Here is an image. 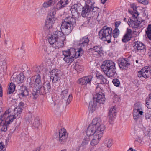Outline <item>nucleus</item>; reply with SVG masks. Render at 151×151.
<instances>
[{
	"instance_id": "nucleus-54",
	"label": "nucleus",
	"mask_w": 151,
	"mask_h": 151,
	"mask_svg": "<svg viewBox=\"0 0 151 151\" xmlns=\"http://www.w3.org/2000/svg\"><path fill=\"white\" fill-rule=\"evenodd\" d=\"M40 147H38L36 148L33 151H40Z\"/></svg>"
},
{
	"instance_id": "nucleus-56",
	"label": "nucleus",
	"mask_w": 151,
	"mask_h": 151,
	"mask_svg": "<svg viewBox=\"0 0 151 151\" xmlns=\"http://www.w3.org/2000/svg\"><path fill=\"white\" fill-rule=\"evenodd\" d=\"M127 151H136L135 150H133L132 148H129Z\"/></svg>"
},
{
	"instance_id": "nucleus-5",
	"label": "nucleus",
	"mask_w": 151,
	"mask_h": 151,
	"mask_svg": "<svg viewBox=\"0 0 151 151\" xmlns=\"http://www.w3.org/2000/svg\"><path fill=\"white\" fill-rule=\"evenodd\" d=\"M101 68L106 75L108 77H112L116 72V68L114 63L111 60H106L103 62Z\"/></svg>"
},
{
	"instance_id": "nucleus-47",
	"label": "nucleus",
	"mask_w": 151,
	"mask_h": 151,
	"mask_svg": "<svg viewBox=\"0 0 151 151\" xmlns=\"http://www.w3.org/2000/svg\"><path fill=\"white\" fill-rule=\"evenodd\" d=\"M30 3V0H25L24 2V4L25 6H28L29 5Z\"/></svg>"
},
{
	"instance_id": "nucleus-46",
	"label": "nucleus",
	"mask_w": 151,
	"mask_h": 151,
	"mask_svg": "<svg viewBox=\"0 0 151 151\" xmlns=\"http://www.w3.org/2000/svg\"><path fill=\"white\" fill-rule=\"evenodd\" d=\"M139 3H142L144 5H147L148 4V2L146 0H137Z\"/></svg>"
},
{
	"instance_id": "nucleus-61",
	"label": "nucleus",
	"mask_w": 151,
	"mask_h": 151,
	"mask_svg": "<svg viewBox=\"0 0 151 151\" xmlns=\"http://www.w3.org/2000/svg\"><path fill=\"white\" fill-rule=\"evenodd\" d=\"M100 89V88H99L98 87V85H97V87L96 88V90H97V89Z\"/></svg>"
},
{
	"instance_id": "nucleus-14",
	"label": "nucleus",
	"mask_w": 151,
	"mask_h": 151,
	"mask_svg": "<svg viewBox=\"0 0 151 151\" xmlns=\"http://www.w3.org/2000/svg\"><path fill=\"white\" fill-rule=\"evenodd\" d=\"M93 77L91 76H85L78 80V83L81 85H86L91 81Z\"/></svg>"
},
{
	"instance_id": "nucleus-9",
	"label": "nucleus",
	"mask_w": 151,
	"mask_h": 151,
	"mask_svg": "<svg viewBox=\"0 0 151 151\" xmlns=\"http://www.w3.org/2000/svg\"><path fill=\"white\" fill-rule=\"evenodd\" d=\"M142 106L139 102L135 103L134 106L133 115L134 119L137 120L143 115L144 112Z\"/></svg>"
},
{
	"instance_id": "nucleus-53",
	"label": "nucleus",
	"mask_w": 151,
	"mask_h": 151,
	"mask_svg": "<svg viewBox=\"0 0 151 151\" xmlns=\"http://www.w3.org/2000/svg\"><path fill=\"white\" fill-rule=\"evenodd\" d=\"M2 96V90L1 86L0 84V96Z\"/></svg>"
},
{
	"instance_id": "nucleus-15",
	"label": "nucleus",
	"mask_w": 151,
	"mask_h": 151,
	"mask_svg": "<svg viewBox=\"0 0 151 151\" xmlns=\"http://www.w3.org/2000/svg\"><path fill=\"white\" fill-rule=\"evenodd\" d=\"M130 6L131 8H132L134 11L129 10L128 12L132 15V17L133 19H135L137 18V16L139 15L138 12L136 11L137 6L135 3H133L130 4Z\"/></svg>"
},
{
	"instance_id": "nucleus-2",
	"label": "nucleus",
	"mask_w": 151,
	"mask_h": 151,
	"mask_svg": "<svg viewBox=\"0 0 151 151\" xmlns=\"http://www.w3.org/2000/svg\"><path fill=\"white\" fill-rule=\"evenodd\" d=\"M105 129V126L102 123L100 118L93 119L86 131L87 135L102 137Z\"/></svg>"
},
{
	"instance_id": "nucleus-25",
	"label": "nucleus",
	"mask_w": 151,
	"mask_h": 151,
	"mask_svg": "<svg viewBox=\"0 0 151 151\" xmlns=\"http://www.w3.org/2000/svg\"><path fill=\"white\" fill-rule=\"evenodd\" d=\"M96 101L99 104H103L105 101V97L104 96L98 93L96 94Z\"/></svg>"
},
{
	"instance_id": "nucleus-11",
	"label": "nucleus",
	"mask_w": 151,
	"mask_h": 151,
	"mask_svg": "<svg viewBox=\"0 0 151 151\" xmlns=\"http://www.w3.org/2000/svg\"><path fill=\"white\" fill-rule=\"evenodd\" d=\"M137 75L140 78H148L151 75V67L150 66L145 67L138 72Z\"/></svg>"
},
{
	"instance_id": "nucleus-35",
	"label": "nucleus",
	"mask_w": 151,
	"mask_h": 151,
	"mask_svg": "<svg viewBox=\"0 0 151 151\" xmlns=\"http://www.w3.org/2000/svg\"><path fill=\"white\" fill-rule=\"evenodd\" d=\"M44 90L46 92H48L51 88V86L50 83L47 82H45L43 86Z\"/></svg>"
},
{
	"instance_id": "nucleus-19",
	"label": "nucleus",
	"mask_w": 151,
	"mask_h": 151,
	"mask_svg": "<svg viewBox=\"0 0 151 151\" xmlns=\"http://www.w3.org/2000/svg\"><path fill=\"white\" fill-rule=\"evenodd\" d=\"M68 3V0H60L56 4V9L57 10H60L63 8Z\"/></svg>"
},
{
	"instance_id": "nucleus-24",
	"label": "nucleus",
	"mask_w": 151,
	"mask_h": 151,
	"mask_svg": "<svg viewBox=\"0 0 151 151\" xmlns=\"http://www.w3.org/2000/svg\"><path fill=\"white\" fill-rule=\"evenodd\" d=\"M113 139L109 137L106 138L104 141V143L108 148H110L113 145Z\"/></svg>"
},
{
	"instance_id": "nucleus-32",
	"label": "nucleus",
	"mask_w": 151,
	"mask_h": 151,
	"mask_svg": "<svg viewBox=\"0 0 151 151\" xmlns=\"http://www.w3.org/2000/svg\"><path fill=\"white\" fill-rule=\"evenodd\" d=\"M96 104L94 101H91L89 104L88 109L93 112L95 110Z\"/></svg>"
},
{
	"instance_id": "nucleus-4",
	"label": "nucleus",
	"mask_w": 151,
	"mask_h": 151,
	"mask_svg": "<svg viewBox=\"0 0 151 151\" xmlns=\"http://www.w3.org/2000/svg\"><path fill=\"white\" fill-rule=\"evenodd\" d=\"M64 61L67 63H71L74 60V58H78L83 53L82 49L79 48L76 52L75 49L71 48L68 50L62 51Z\"/></svg>"
},
{
	"instance_id": "nucleus-43",
	"label": "nucleus",
	"mask_w": 151,
	"mask_h": 151,
	"mask_svg": "<svg viewBox=\"0 0 151 151\" xmlns=\"http://www.w3.org/2000/svg\"><path fill=\"white\" fill-rule=\"evenodd\" d=\"M149 98L148 101L146 103V104L147 107L150 109H151V93L149 95Z\"/></svg>"
},
{
	"instance_id": "nucleus-41",
	"label": "nucleus",
	"mask_w": 151,
	"mask_h": 151,
	"mask_svg": "<svg viewBox=\"0 0 151 151\" xmlns=\"http://www.w3.org/2000/svg\"><path fill=\"white\" fill-rule=\"evenodd\" d=\"M128 65L129 64L127 62L125 59H123L121 60V62L119 64V66L123 67L128 66Z\"/></svg>"
},
{
	"instance_id": "nucleus-13",
	"label": "nucleus",
	"mask_w": 151,
	"mask_h": 151,
	"mask_svg": "<svg viewBox=\"0 0 151 151\" xmlns=\"http://www.w3.org/2000/svg\"><path fill=\"white\" fill-rule=\"evenodd\" d=\"M59 142L61 143L65 142L68 137L67 134L65 129L64 128L60 129L59 132Z\"/></svg>"
},
{
	"instance_id": "nucleus-27",
	"label": "nucleus",
	"mask_w": 151,
	"mask_h": 151,
	"mask_svg": "<svg viewBox=\"0 0 151 151\" xmlns=\"http://www.w3.org/2000/svg\"><path fill=\"white\" fill-rule=\"evenodd\" d=\"M96 76L97 79L100 81L101 83L104 84L107 83V80L99 73L98 72L96 73Z\"/></svg>"
},
{
	"instance_id": "nucleus-22",
	"label": "nucleus",
	"mask_w": 151,
	"mask_h": 151,
	"mask_svg": "<svg viewBox=\"0 0 151 151\" xmlns=\"http://www.w3.org/2000/svg\"><path fill=\"white\" fill-rule=\"evenodd\" d=\"M93 139L90 141V145L91 146L94 147L99 143L101 137L95 136H93Z\"/></svg>"
},
{
	"instance_id": "nucleus-34",
	"label": "nucleus",
	"mask_w": 151,
	"mask_h": 151,
	"mask_svg": "<svg viewBox=\"0 0 151 151\" xmlns=\"http://www.w3.org/2000/svg\"><path fill=\"white\" fill-rule=\"evenodd\" d=\"M15 87L14 84L12 83H10L8 88V93L9 94L13 93L15 91Z\"/></svg>"
},
{
	"instance_id": "nucleus-28",
	"label": "nucleus",
	"mask_w": 151,
	"mask_h": 151,
	"mask_svg": "<svg viewBox=\"0 0 151 151\" xmlns=\"http://www.w3.org/2000/svg\"><path fill=\"white\" fill-rule=\"evenodd\" d=\"M89 42V40L88 37H85L80 40L79 44L81 47L87 45Z\"/></svg>"
},
{
	"instance_id": "nucleus-20",
	"label": "nucleus",
	"mask_w": 151,
	"mask_h": 151,
	"mask_svg": "<svg viewBox=\"0 0 151 151\" xmlns=\"http://www.w3.org/2000/svg\"><path fill=\"white\" fill-rule=\"evenodd\" d=\"M56 20V18H52L47 17L45 22V26L47 28H51L54 24Z\"/></svg>"
},
{
	"instance_id": "nucleus-64",
	"label": "nucleus",
	"mask_w": 151,
	"mask_h": 151,
	"mask_svg": "<svg viewBox=\"0 0 151 151\" xmlns=\"http://www.w3.org/2000/svg\"><path fill=\"white\" fill-rule=\"evenodd\" d=\"M36 70H39V68H36Z\"/></svg>"
},
{
	"instance_id": "nucleus-36",
	"label": "nucleus",
	"mask_w": 151,
	"mask_h": 151,
	"mask_svg": "<svg viewBox=\"0 0 151 151\" xmlns=\"http://www.w3.org/2000/svg\"><path fill=\"white\" fill-rule=\"evenodd\" d=\"M43 49L45 52L48 54H50L51 52L53 51L52 50L51 47L46 45L43 46Z\"/></svg>"
},
{
	"instance_id": "nucleus-26",
	"label": "nucleus",
	"mask_w": 151,
	"mask_h": 151,
	"mask_svg": "<svg viewBox=\"0 0 151 151\" xmlns=\"http://www.w3.org/2000/svg\"><path fill=\"white\" fill-rule=\"evenodd\" d=\"M78 6L77 4H75L71 6L70 11L72 14V17L75 18V15L78 14Z\"/></svg>"
},
{
	"instance_id": "nucleus-63",
	"label": "nucleus",
	"mask_w": 151,
	"mask_h": 151,
	"mask_svg": "<svg viewBox=\"0 0 151 151\" xmlns=\"http://www.w3.org/2000/svg\"><path fill=\"white\" fill-rule=\"evenodd\" d=\"M4 64H5V63H6V61L4 60Z\"/></svg>"
},
{
	"instance_id": "nucleus-62",
	"label": "nucleus",
	"mask_w": 151,
	"mask_h": 151,
	"mask_svg": "<svg viewBox=\"0 0 151 151\" xmlns=\"http://www.w3.org/2000/svg\"><path fill=\"white\" fill-rule=\"evenodd\" d=\"M60 151H67V150L66 149H64Z\"/></svg>"
},
{
	"instance_id": "nucleus-10",
	"label": "nucleus",
	"mask_w": 151,
	"mask_h": 151,
	"mask_svg": "<svg viewBox=\"0 0 151 151\" xmlns=\"http://www.w3.org/2000/svg\"><path fill=\"white\" fill-rule=\"evenodd\" d=\"M87 5L82 8L81 15L83 17H86L91 13V9H90V6L92 4H94L95 2L93 0H88L86 2Z\"/></svg>"
},
{
	"instance_id": "nucleus-50",
	"label": "nucleus",
	"mask_w": 151,
	"mask_h": 151,
	"mask_svg": "<svg viewBox=\"0 0 151 151\" xmlns=\"http://www.w3.org/2000/svg\"><path fill=\"white\" fill-rule=\"evenodd\" d=\"M4 147V146L2 143H0V151H4L3 150V148Z\"/></svg>"
},
{
	"instance_id": "nucleus-8",
	"label": "nucleus",
	"mask_w": 151,
	"mask_h": 151,
	"mask_svg": "<svg viewBox=\"0 0 151 151\" xmlns=\"http://www.w3.org/2000/svg\"><path fill=\"white\" fill-rule=\"evenodd\" d=\"M35 78V86L33 89L32 95L34 98H36L40 93V90L42 87L41 77L39 73L34 76Z\"/></svg>"
},
{
	"instance_id": "nucleus-6",
	"label": "nucleus",
	"mask_w": 151,
	"mask_h": 151,
	"mask_svg": "<svg viewBox=\"0 0 151 151\" xmlns=\"http://www.w3.org/2000/svg\"><path fill=\"white\" fill-rule=\"evenodd\" d=\"M76 19L73 17H66L62 22L61 27L65 35H68L71 32L76 23Z\"/></svg>"
},
{
	"instance_id": "nucleus-7",
	"label": "nucleus",
	"mask_w": 151,
	"mask_h": 151,
	"mask_svg": "<svg viewBox=\"0 0 151 151\" xmlns=\"http://www.w3.org/2000/svg\"><path fill=\"white\" fill-rule=\"evenodd\" d=\"M112 32L111 28L104 26L99 32V38L104 41H107L108 43H109L111 42Z\"/></svg>"
},
{
	"instance_id": "nucleus-52",
	"label": "nucleus",
	"mask_w": 151,
	"mask_h": 151,
	"mask_svg": "<svg viewBox=\"0 0 151 151\" xmlns=\"http://www.w3.org/2000/svg\"><path fill=\"white\" fill-rule=\"evenodd\" d=\"M145 117L147 119H149L151 117V115L150 114H146Z\"/></svg>"
},
{
	"instance_id": "nucleus-38",
	"label": "nucleus",
	"mask_w": 151,
	"mask_h": 151,
	"mask_svg": "<svg viewBox=\"0 0 151 151\" xmlns=\"http://www.w3.org/2000/svg\"><path fill=\"white\" fill-rule=\"evenodd\" d=\"M146 32L149 38L151 39V24L148 25L147 30Z\"/></svg>"
},
{
	"instance_id": "nucleus-3",
	"label": "nucleus",
	"mask_w": 151,
	"mask_h": 151,
	"mask_svg": "<svg viewBox=\"0 0 151 151\" xmlns=\"http://www.w3.org/2000/svg\"><path fill=\"white\" fill-rule=\"evenodd\" d=\"M65 40V35L60 31L56 30L49 38V42L53 47L59 49L64 46Z\"/></svg>"
},
{
	"instance_id": "nucleus-33",
	"label": "nucleus",
	"mask_w": 151,
	"mask_h": 151,
	"mask_svg": "<svg viewBox=\"0 0 151 151\" xmlns=\"http://www.w3.org/2000/svg\"><path fill=\"white\" fill-rule=\"evenodd\" d=\"M135 46L138 50H143L145 48L144 44L138 41L136 42Z\"/></svg>"
},
{
	"instance_id": "nucleus-59",
	"label": "nucleus",
	"mask_w": 151,
	"mask_h": 151,
	"mask_svg": "<svg viewBox=\"0 0 151 151\" xmlns=\"http://www.w3.org/2000/svg\"><path fill=\"white\" fill-rule=\"evenodd\" d=\"M149 56L151 58V49L150 50L149 52Z\"/></svg>"
},
{
	"instance_id": "nucleus-42",
	"label": "nucleus",
	"mask_w": 151,
	"mask_h": 151,
	"mask_svg": "<svg viewBox=\"0 0 151 151\" xmlns=\"http://www.w3.org/2000/svg\"><path fill=\"white\" fill-rule=\"evenodd\" d=\"M112 82L115 86L116 87H118L119 86L120 84V82L118 79L116 78L114 79L112 81Z\"/></svg>"
},
{
	"instance_id": "nucleus-12",
	"label": "nucleus",
	"mask_w": 151,
	"mask_h": 151,
	"mask_svg": "<svg viewBox=\"0 0 151 151\" xmlns=\"http://www.w3.org/2000/svg\"><path fill=\"white\" fill-rule=\"evenodd\" d=\"M50 75L53 82L55 83L60 80L61 72L58 69H54L50 72Z\"/></svg>"
},
{
	"instance_id": "nucleus-1",
	"label": "nucleus",
	"mask_w": 151,
	"mask_h": 151,
	"mask_svg": "<svg viewBox=\"0 0 151 151\" xmlns=\"http://www.w3.org/2000/svg\"><path fill=\"white\" fill-rule=\"evenodd\" d=\"M22 110L20 107H16L14 110V113L10 109L4 112L0 111V130L6 131L7 126L12 123L17 117H19V115L21 113Z\"/></svg>"
},
{
	"instance_id": "nucleus-48",
	"label": "nucleus",
	"mask_w": 151,
	"mask_h": 151,
	"mask_svg": "<svg viewBox=\"0 0 151 151\" xmlns=\"http://www.w3.org/2000/svg\"><path fill=\"white\" fill-rule=\"evenodd\" d=\"M72 99V96L70 94L69 95L68 98L67 100V103H68V104L70 102Z\"/></svg>"
},
{
	"instance_id": "nucleus-60",
	"label": "nucleus",
	"mask_w": 151,
	"mask_h": 151,
	"mask_svg": "<svg viewBox=\"0 0 151 151\" xmlns=\"http://www.w3.org/2000/svg\"><path fill=\"white\" fill-rule=\"evenodd\" d=\"M1 29L0 28V38L1 37Z\"/></svg>"
},
{
	"instance_id": "nucleus-29",
	"label": "nucleus",
	"mask_w": 151,
	"mask_h": 151,
	"mask_svg": "<svg viewBox=\"0 0 151 151\" xmlns=\"http://www.w3.org/2000/svg\"><path fill=\"white\" fill-rule=\"evenodd\" d=\"M93 50L97 53V54L100 56H102L103 55V49L101 47L98 46H94L93 48Z\"/></svg>"
},
{
	"instance_id": "nucleus-17",
	"label": "nucleus",
	"mask_w": 151,
	"mask_h": 151,
	"mask_svg": "<svg viewBox=\"0 0 151 151\" xmlns=\"http://www.w3.org/2000/svg\"><path fill=\"white\" fill-rule=\"evenodd\" d=\"M116 110L115 106L111 107L109 110V118L110 121H112L115 118L116 114Z\"/></svg>"
},
{
	"instance_id": "nucleus-30",
	"label": "nucleus",
	"mask_w": 151,
	"mask_h": 151,
	"mask_svg": "<svg viewBox=\"0 0 151 151\" xmlns=\"http://www.w3.org/2000/svg\"><path fill=\"white\" fill-rule=\"evenodd\" d=\"M56 8H54L51 9L47 17L52 18H56L55 15L56 12Z\"/></svg>"
},
{
	"instance_id": "nucleus-45",
	"label": "nucleus",
	"mask_w": 151,
	"mask_h": 151,
	"mask_svg": "<svg viewBox=\"0 0 151 151\" xmlns=\"http://www.w3.org/2000/svg\"><path fill=\"white\" fill-rule=\"evenodd\" d=\"M68 93V90H67L66 89L62 91L61 93L62 97L63 98H64L65 96H67Z\"/></svg>"
},
{
	"instance_id": "nucleus-39",
	"label": "nucleus",
	"mask_w": 151,
	"mask_h": 151,
	"mask_svg": "<svg viewBox=\"0 0 151 151\" xmlns=\"http://www.w3.org/2000/svg\"><path fill=\"white\" fill-rule=\"evenodd\" d=\"M75 68L77 72H82L83 70V67L78 64H76L75 66Z\"/></svg>"
},
{
	"instance_id": "nucleus-49",
	"label": "nucleus",
	"mask_w": 151,
	"mask_h": 151,
	"mask_svg": "<svg viewBox=\"0 0 151 151\" xmlns=\"http://www.w3.org/2000/svg\"><path fill=\"white\" fill-rule=\"evenodd\" d=\"M120 23H121V22L120 21H118L116 22L115 24V28H118V27L120 25Z\"/></svg>"
},
{
	"instance_id": "nucleus-16",
	"label": "nucleus",
	"mask_w": 151,
	"mask_h": 151,
	"mask_svg": "<svg viewBox=\"0 0 151 151\" xmlns=\"http://www.w3.org/2000/svg\"><path fill=\"white\" fill-rule=\"evenodd\" d=\"M132 31L131 29L127 28L126 34L122 39L123 42H127L129 41L132 36Z\"/></svg>"
},
{
	"instance_id": "nucleus-23",
	"label": "nucleus",
	"mask_w": 151,
	"mask_h": 151,
	"mask_svg": "<svg viewBox=\"0 0 151 151\" xmlns=\"http://www.w3.org/2000/svg\"><path fill=\"white\" fill-rule=\"evenodd\" d=\"M58 0H48L45 2L42 5V6L46 8L50 6L53 5Z\"/></svg>"
},
{
	"instance_id": "nucleus-31",
	"label": "nucleus",
	"mask_w": 151,
	"mask_h": 151,
	"mask_svg": "<svg viewBox=\"0 0 151 151\" xmlns=\"http://www.w3.org/2000/svg\"><path fill=\"white\" fill-rule=\"evenodd\" d=\"M20 94L22 97H24L28 96L29 94V91L27 87H23L21 91Z\"/></svg>"
},
{
	"instance_id": "nucleus-18",
	"label": "nucleus",
	"mask_w": 151,
	"mask_h": 151,
	"mask_svg": "<svg viewBox=\"0 0 151 151\" xmlns=\"http://www.w3.org/2000/svg\"><path fill=\"white\" fill-rule=\"evenodd\" d=\"M29 121L35 128H38L40 126V123L38 118H34L33 117H31V118L29 119Z\"/></svg>"
},
{
	"instance_id": "nucleus-51",
	"label": "nucleus",
	"mask_w": 151,
	"mask_h": 151,
	"mask_svg": "<svg viewBox=\"0 0 151 151\" xmlns=\"http://www.w3.org/2000/svg\"><path fill=\"white\" fill-rule=\"evenodd\" d=\"M24 79V75L23 74L20 75V82H22Z\"/></svg>"
},
{
	"instance_id": "nucleus-37",
	"label": "nucleus",
	"mask_w": 151,
	"mask_h": 151,
	"mask_svg": "<svg viewBox=\"0 0 151 151\" xmlns=\"http://www.w3.org/2000/svg\"><path fill=\"white\" fill-rule=\"evenodd\" d=\"M90 136H89L86 134V136L85 137L82 141V144L83 145H85L88 143L90 140Z\"/></svg>"
},
{
	"instance_id": "nucleus-58",
	"label": "nucleus",
	"mask_w": 151,
	"mask_h": 151,
	"mask_svg": "<svg viewBox=\"0 0 151 151\" xmlns=\"http://www.w3.org/2000/svg\"><path fill=\"white\" fill-rule=\"evenodd\" d=\"M107 0H101V2L102 3L104 4L106 2Z\"/></svg>"
},
{
	"instance_id": "nucleus-21",
	"label": "nucleus",
	"mask_w": 151,
	"mask_h": 151,
	"mask_svg": "<svg viewBox=\"0 0 151 151\" xmlns=\"http://www.w3.org/2000/svg\"><path fill=\"white\" fill-rule=\"evenodd\" d=\"M140 22V21L138 20L134 21L130 19L129 21L128 24L130 27L136 28L140 25L141 23Z\"/></svg>"
},
{
	"instance_id": "nucleus-40",
	"label": "nucleus",
	"mask_w": 151,
	"mask_h": 151,
	"mask_svg": "<svg viewBox=\"0 0 151 151\" xmlns=\"http://www.w3.org/2000/svg\"><path fill=\"white\" fill-rule=\"evenodd\" d=\"M119 34V31L118 28H115L113 32V36L114 38L117 37Z\"/></svg>"
},
{
	"instance_id": "nucleus-55",
	"label": "nucleus",
	"mask_w": 151,
	"mask_h": 151,
	"mask_svg": "<svg viewBox=\"0 0 151 151\" xmlns=\"http://www.w3.org/2000/svg\"><path fill=\"white\" fill-rule=\"evenodd\" d=\"M24 103H23L22 102H20L19 103V106L21 107H22L24 105Z\"/></svg>"
},
{
	"instance_id": "nucleus-44",
	"label": "nucleus",
	"mask_w": 151,
	"mask_h": 151,
	"mask_svg": "<svg viewBox=\"0 0 151 151\" xmlns=\"http://www.w3.org/2000/svg\"><path fill=\"white\" fill-rule=\"evenodd\" d=\"M93 5L92 4L91 6H90V9H91V12L93 11L94 12H97L98 11L99 8L97 7H94Z\"/></svg>"
},
{
	"instance_id": "nucleus-57",
	"label": "nucleus",
	"mask_w": 151,
	"mask_h": 151,
	"mask_svg": "<svg viewBox=\"0 0 151 151\" xmlns=\"http://www.w3.org/2000/svg\"><path fill=\"white\" fill-rule=\"evenodd\" d=\"M8 40L7 39H5L4 40V43L6 45H7L8 44Z\"/></svg>"
}]
</instances>
